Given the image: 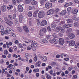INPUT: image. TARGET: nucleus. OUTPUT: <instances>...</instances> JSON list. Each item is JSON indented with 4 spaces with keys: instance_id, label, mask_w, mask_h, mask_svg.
Masks as SVG:
<instances>
[{
    "instance_id": "48",
    "label": "nucleus",
    "mask_w": 79,
    "mask_h": 79,
    "mask_svg": "<svg viewBox=\"0 0 79 79\" xmlns=\"http://www.w3.org/2000/svg\"><path fill=\"white\" fill-rule=\"evenodd\" d=\"M75 3H78L79 4V1L77 0H73Z\"/></svg>"
},
{
    "instance_id": "40",
    "label": "nucleus",
    "mask_w": 79,
    "mask_h": 79,
    "mask_svg": "<svg viewBox=\"0 0 79 79\" xmlns=\"http://www.w3.org/2000/svg\"><path fill=\"white\" fill-rule=\"evenodd\" d=\"M60 12V9L59 8H57L56 10V13H58Z\"/></svg>"
},
{
    "instance_id": "20",
    "label": "nucleus",
    "mask_w": 79,
    "mask_h": 79,
    "mask_svg": "<svg viewBox=\"0 0 79 79\" xmlns=\"http://www.w3.org/2000/svg\"><path fill=\"white\" fill-rule=\"evenodd\" d=\"M19 21L20 23H21L22 20H23V15H20L19 16Z\"/></svg>"
},
{
    "instance_id": "8",
    "label": "nucleus",
    "mask_w": 79,
    "mask_h": 79,
    "mask_svg": "<svg viewBox=\"0 0 79 79\" xmlns=\"http://www.w3.org/2000/svg\"><path fill=\"white\" fill-rule=\"evenodd\" d=\"M7 28L8 29H7V30H5V31L6 32L7 34H9V32H8V31L10 32H14V31L12 30V29L10 28Z\"/></svg>"
},
{
    "instance_id": "38",
    "label": "nucleus",
    "mask_w": 79,
    "mask_h": 79,
    "mask_svg": "<svg viewBox=\"0 0 79 79\" xmlns=\"http://www.w3.org/2000/svg\"><path fill=\"white\" fill-rule=\"evenodd\" d=\"M46 78L48 79H51L52 78V77L50 75H48V74L46 76Z\"/></svg>"
},
{
    "instance_id": "53",
    "label": "nucleus",
    "mask_w": 79,
    "mask_h": 79,
    "mask_svg": "<svg viewBox=\"0 0 79 79\" xmlns=\"http://www.w3.org/2000/svg\"><path fill=\"white\" fill-rule=\"evenodd\" d=\"M64 0H58V2L59 3H63L64 2Z\"/></svg>"
},
{
    "instance_id": "33",
    "label": "nucleus",
    "mask_w": 79,
    "mask_h": 79,
    "mask_svg": "<svg viewBox=\"0 0 79 79\" xmlns=\"http://www.w3.org/2000/svg\"><path fill=\"white\" fill-rule=\"evenodd\" d=\"M74 26L75 27H78V23L75 22L74 23Z\"/></svg>"
},
{
    "instance_id": "50",
    "label": "nucleus",
    "mask_w": 79,
    "mask_h": 79,
    "mask_svg": "<svg viewBox=\"0 0 79 79\" xmlns=\"http://www.w3.org/2000/svg\"><path fill=\"white\" fill-rule=\"evenodd\" d=\"M34 61L36 62L37 61V56H35L34 58Z\"/></svg>"
},
{
    "instance_id": "12",
    "label": "nucleus",
    "mask_w": 79,
    "mask_h": 79,
    "mask_svg": "<svg viewBox=\"0 0 79 79\" xmlns=\"http://www.w3.org/2000/svg\"><path fill=\"white\" fill-rule=\"evenodd\" d=\"M55 23H53L51 24V26L52 28H55V27H56L57 26L58 24V22H55Z\"/></svg>"
},
{
    "instance_id": "5",
    "label": "nucleus",
    "mask_w": 79,
    "mask_h": 79,
    "mask_svg": "<svg viewBox=\"0 0 79 79\" xmlns=\"http://www.w3.org/2000/svg\"><path fill=\"white\" fill-rule=\"evenodd\" d=\"M69 44L70 47H73L75 45V41L73 40H71L69 41Z\"/></svg>"
},
{
    "instance_id": "18",
    "label": "nucleus",
    "mask_w": 79,
    "mask_h": 79,
    "mask_svg": "<svg viewBox=\"0 0 79 79\" xmlns=\"http://www.w3.org/2000/svg\"><path fill=\"white\" fill-rule=\"evenodd\" d=\"M73 5V3L71 2L68 3H66L64 5V6L65 7H67L68 6H70V5Z\"/></svg>"
},
{
    "instance_id": "62",
    "label": "nucleus",
    "mask_w": 79,
    "mask_h": 79,
    "mask_svg": "<svg viewBox=\"0 0 79 79\" xmlns=\"http://www.w3.org/2000/svg\"><path fill=\"white\" fill-rule=\"evenodd\" d=\"M36 76L37 77H39L40 74L39 73H37L36 74Z\"/></svg>"
},
{
    "instance_id": "22",
    "label": "nucleus",
    "mask_w": 79,
    "mask_h": 79,
    "mask_svg": "<svg viewBox=\"0 0 79 79\" xmlns=\"http://www.w3.org/2000/svg\"><path fill=\"white\" fill-rule=\"evenodd\" d=\"M52 42L54 43V44H56L58 41H57V40L55 39V38H53L52 40Z\"/></svg>"
},
{
    "instance_id": "63",
    "label": "nucleus",
    "mask_w": 79,
    "mask_h": 79,
    "mask_svg": "<svg viewBox=\"0 0 79 79\" xmlns=\"http://www.w3.org/2000/svg\"><path fill=\"white\" fill-rule=\"evenodd\" d=\"M50 37V35H48L46 37V38H47V39H49Z\"/></svg>"
},
{
    "instance_id": "1",
    "label": "nucleus",
    "mask_w": 79,
    "mask_h": 79,
    "mask_svg": "<svg viewBox=\"0 0 79 79\" xmlns=\"http://www.w3.org/2000/svg\"><path fill=\"white\" fill-rule=\"evenodd\" d=\"M45 16V12L43 11H39L38 15V16L39 18H43Z\"/></svg>"
},
{
    "instance_id": "21",
    "label": "nucleus",
    "mask_w": 79,
    "mask_h": 79,
    "mask_svg": "<svg viewBox=\"0 0 79 79\" xmlns=\"http://www.w3.org/2000/svg\"><path fill=\"white\" fill-rule=\"evenodd\" d=\"M60 14L62 15H64L66 14V11L65 10H63L62 11Z\"/></svg>"
},
{
    "instance_id": "58",
    "label": "nucleus",
    "mask_w": 79,
    "mask_h": 79,
    "mask_svg": "<svg viewBox=\"0 0 79 79\" xmlns=\"http://www.w3.org/2000/svg\"><path fill=\"white\" fill-rule=\"evenodd\" d=\"M77 76L76 75H74L73 76V78L74 79H77Z\"/></svg>"
},
{
    "instance_id": "27",
    "label": "nucleus",
    "mask_w": 79,
    "mask_h": 79,
    "mask_svg": "<svg viewBox=\"0 0 79 79\" xmlns=\"http://www.w3.org/2000/svg\"><path fill=\"white\" fill-rule=\"evenodd\" d=\"M32 0H25V2L26 4H29L30 2H31Z\"/></svg>"
},
{
    "instance_id": "14",
    "label": "nucleus",
    "mask_w": 79,
    "mask_h": 79,
    "mask_svg": "<svg viewBox=\"0 0 79 79\" xmlns=\"http://www.w3.org/2000/svg\"><path fill=\"white\" fill-rule=\"evenodd\" d=\"M1 10L3 12H5L6 11V6L4 5L1 6Z\"/></svg>"
},
{
    "instance_id": "47",
    "label": "nucleus",
    "mask_w": 79,
    "mask_h": 79,
    "mask_svg": "<svg viewBox=\"0 0 79 79\" xmlns=\"http://www.w3.org/2000/svg\"><path fill=\"white\" fill-rule=\"evenodd\" d=\"M47 30H48V31H51V28H50V27L49 26L48 27H47Z\"/></svg>"
},
{
    "instance_id": "61",
    "label": "nucleus",
    "mask_w": 79,
    "mask_h": 79,
    "mask_svg": "<svg viewBox=\"0 0 79 79\" xmlns=\"http://www.w3.org/2000/svg\"><path fill=\"white\" fill-rule=\"evenodd\" d=\"M14 50L15 51H16L17 50V47L16 46H14Z\"/></svg>"
},
{
    "instance_id": "11",
    "label": "nucleus",
    "mask_w": 79,
    "mask_h": 79,
    "mask_svg": "<svg viewBox=\"0 0 79 79\" xmlns=\"http://www.w3.org/2000/svg\"><path fill=\"white\" fill-rule=\"evenodd\" d=\"M47 22L46 20H43V21L41 23V26H44L47 25Z\"/></svg>"
},
{
    "instance_id": "9",
    "label": "nucleus",
    "mask_w": 79,
    "mask_h": 79,
    "mask_svg": "<svg viewBox=\"0 0 79 79\" xmlns=\"http://www.w3.org/2000/svg\"><path fill=\"white\" fill-rule=\"evenodd\" d=\"M46 32H47L46 28H43L42 29L40 30V35L41 34H44V33H45Z\"/></svg>"
},
{
    "instance_id": "15",
    "label": "nucleus",
    "mask_w": 79,
    "mask_h": 79,
    "mask_svg": "<svg viewBox=\"0 0 79 79\" xmlns=\"http://www.w3.org/2000/svg\"><path fill=\"white\" fill-rule=\"evenodd\" d=\"M23 28L25 31L26 32H29V30L28 29V28H27V26H24L23 27Z\"/></svg>"
},
{
    "instance_id": "49",
    "label": "nucleus",
    "mask_w": 79,
    "mask_h": 79,
    "mask_svg": "<svg viewBox=\"0 0 79 79\" xmlns=\"http://www.w3.org/2000/svg\"><path fill=\"white\" fill-rule=\"evenodd\" d=\"M13 4H14L15 5L16 4V2L15 0H13L12 1Z\"/></svg>"
},
{
    "instance_id": "29",
    "label": "nucleus",
    "mask_w": 79,
    "mask_h": 79,
    "mask_svg": "<svg viewBox=\"0 0 79 79\" xmlns=\"http://www.w3.org/2000/svg\"><path fill=\"white\" fill-rule=\"evenodd\" d=\"M47 0H41L40 1V2L41 5H43L44 3V2L47 1Z\"/></svg>"
},
{
    "instance_id": "39",
    "label": "nucleus",
    "mask_w": 79,
    "mask_h": 79,
    "mask_svg": "<svg viewBox=\"0 0 79 79\" xmlns=\"http://www.w3.org/2000/svg\"><path fill=\"white\" fill-rule=\"evenodd\" d=\"M42 42H43V43H45V44H47V43L48 42V41H47V40L45 39L43 40Z\"/></svg>"
},
{
    "instance_id": "42",
    "label": "nucleus",
    "mask_w": 79,
    "mask_h": 79,
    "mask_svg": "<svg viewBox=\"0 0 79 79\" xmlns=\"http://www.w3.org/2000/svg\"><path fill=\"white\" fill-rule=\"evenodd\" d=\"M79 46V43L77 42L75 44V48H77Z\"/></svg>"
},
{
    "instance_id": "64",
    "label": "nucleus",
    "mask_w": 79,
    "mask_h": 79,
    "mask_svg": "<svg viewBox=\"0 0 79 79\" xmlns=\"http://www.w3.org/2000/svg\"><path fill=\"white\" fill-rule=\"evenodd\" d=\"M77 35H79V30H77Z\"/></svg>"
},
{
    "instance_id": "31",
    "label": "nucleus",
    "mask_w": 79,
    "mask_h": 79,
    "mask_svg": "<svg viewBox=\"0 0 79 79\" xmlns=\"http://www.w3.org/2000/svg\"><path fill=\"white\" fill-rule=\"evenodd\" d=\"M33 71L34 73H38L39 71V69H34Z\"/></svg>"
},
{
    "instance_id": "6",
    "label": "nucleus",
    "mask_w": 79,
    "mask_h": 79,
    "mask_svg": "<svg viewBox=\"0 0 79 79\" xmlns=\"http://www.w3.org/2000/svg\"><path fill=\"white\" fill-rule=\"evenodd\" d=\"M18 9L19 11L20 12H22L23 11V7L22 5H19L18 6Z\"/></svg>"
},
{
    "instance_id": "32",
    "label": "nucleus",
    "mask_w": 79,
    "mask_h": 79,
    "mask_svg": "<svg viewBox=\"0 0 79 79\" xmlns=\"http://www.w3.org/2000/svg\"><path fill=\"white\" fill-rule=\"evenodd\" d=\"M17 29L19 32H22V28L20 27H17Z\"/></svg>"
},
{
    "instance_id": "44",
    "label": "nucleus",
    "mask_w": 79,
    "mask_h": 79,
    "mask_svg": "<svg viewBox=\"0 0 79 79\" xmlns=\"http://www.w3.org/2000/svg\"><path fill=\"white\" fill-rule=\"evenodd\" d=\"M13 66L12 67V69L13 71H15V66L12 65Z\"/></svg>"
},
{
    "instance_id": "45",
    "label": "nucleus",
    "mask_w": 79,
    "mask_h": 79,
    "mask_svg": "<svg viewBox=\"0 0 79 79\" xmlns=\"http://www.w3.org/2000/svg\"><path fill=\"white\" fill-rule=\"evenodd\" d=\"M53 70H51L50 71H49V73L51 75V76H53Z\"/></svg>"
},
{
    "instance_id": "43",
    "label": "nucleus",
    "mask_w": 79,
    "mask_h": 79,
    "mask_svg": "<svg viewBox=\"0 0 79 79\" xmlns=\"http://www.w3.org/2000/svg\"><path fill=\"white\" fill-rule=\"evenodd\" d=\"M31 46H29L27 48V50H30L31 49Z\"/></svg>"
},
{
    "instance_id": "4",
    "label": "nucleus",
    "mask_w": 79,
    "mask_h": 79,
    "mask_svg": "<svg viewBox=\"0 0 79 79\" xmlns=\"http://www.w3.org/2000/svg\"><path fill=\"white\" fill-rule=\"evenodd\" d=\"M68 36L71 39H73L75 37V35L74 34L72 33L68 34Z\"/></svg>"
},
{
    "instance_id": "16",
    "label": "nucleus",
    "mask_w": 79,
    "mask_h": 79,
    "mask_svg": "<svg viewBox=\"0 0 79 79\" xmlns=\"http://www.w3.org/2000/svg\"><path fill=\"white\" fill-rule=\"evenodd\" d=\"M27 15L29 18H31L32 16V12L31 11L28 12Z\"/></svg>"
},
{
    "instance_id": "36",
    "label": "nucleus",
    "mask_w": 79,
    "mask_h": 79,
    "mask_svg": "<svg viewBox=\"0 0 79 79\" xmlns=\"http://www.w3.org/2000/svg\"><path fill=\"white\" fill-rule=\"evenodd\" d=\"M4 19L5 21H6V22H8L10 21V20L8 19V18L6 17H5Z\"/></svg>"
},
{
    "instance_id": "23",
    "label": "nucleus",
    "mask_w": 79,
    "mask_h": 79,
    "mask_svg": "<svg viewBox=\"0 0 79 79\" xmlns=\"http://www.w3.org/2000/svg\"><path fill=\"white\" fill-rule=\"evenodd\" d=\"M60 33H64V30L63 28L61 27L60 30Z\"/></svg>"
},
{
    "instance_id": "19",
    "label": "nucleus",
    "mask_w": 79,
    "mask_h": 79,
    "mask_svg": "<svg viewBox=\"0 0 79 79\" xmlns=\"http://www.w3.org/2000/svg\"><path fill=\"white\" fill-rule=\"evenodd\" d=\"M36 64L35 65V66L36 67H37V66H39V67H40V64H41V62L39 61L37 62L36 63Z\"/></svg>"
},
{
    "instance_id": "30",
    "label": "nucleus",
    "mask_w": 79,
    "mask_h": 79,
    "mask_svg": "<svg viewBox=\"0 0 79 79\" xmlns=\"http://www.w3.org/2000/svg\"><path fill=\"white\" fill-rule=\"evenodd\" d=\"M13 8V6L12 5H9V6L7 7V9L8 10H10V9H12Z\"/></svg>"
},
{
    "instance_id": "24",
    "label": "nucleus",
    "mask_w": 79,
    "mask_h": 79,
    "mask_svg": "<svg viewBox=\"0 0 79 79\" xmlns=\"http://www.w3.org/2000/svg\"><path fill=\"white\" fill-rule=\"evenodd\" d=\"M42 59L43 61H47V58L45 56H43L42 57Z\"/></svg>"
},
{
    "instance_id": "17",
    "label": "nucleus",
    "mask_w": 79,
    "mask_h": 79,
    "mask_svg": "<svg viewBox=\"0 0 79 79\" xmlns=\"http://www.w3.org/2000/svg\"><path fill=\"white\" fill-rule=\"evenodd\" d=\"M36 4H37V2L35 0H33L32 1L31 4L32 5H36Z\"/></svg>"
},
{
    "instance_id": "34",
    "label": "nucleus",
    "mask_w": 79,
    "mask_h": 79,
    "mask_svg": "<svg viewBox=\"0 0 79 79\" xmlns=\"http://www.w3.org/2000/svg\"><path fill=\"white\" fill-rule=\"evenodd\" d=\"M49 11H50L51 12V13L52 15V14H53V13H54V12H55L54 9H50Z\"/></svg>"
},
{
    "instance_id": "37",
    "label": "nucleus",
    "mask_w": 79,
    "mask_h": 79,
    "mask_svg": "<svg viewBox=\"0 0 79 79\" xmlns=\"http://www.w3.org/2000/svg\"><path fill=\"white\" fill-rule=\"evenodd\" d=\"M77 12H78V10H77V9H75L73 13L74 14H77Z\"/></svg>"
},
{
    "instance_id": "3",
    "label": "nucleus",
    "mask_w": 79,
    "mask_h": 79,
    "mask_svg": "<svg viewBox=\"0 0 79 79\" xmlns=\"http://www.w3.org/2000/svg\"><path fill=\"white\" fill-rule=\"evenodd\" d=\"M52 6V3L48 2L45 5V7L47 9H49L51 8V7Z\"/></svg>"
},
{
    "instance_id": "2",
    "label": "nucleus",
    "mask_w": 79,
    "mask_h": 79,
    "mask_svg": "<svg viewBox=\"0 0 79 79\" xmlns=\"http://www.w3.org/2000/svg\"><path fill=\"white\" fill-rule=\"evenodd\" d=\"M28 41L29 42H31V43H32L31 44V48H32V47H36V44H37V43H36V42H35V41L29 40H28Z\"/></svg>"
},
{
    "instance_id": "54",
    "label": "nucleus",
    "mask_w": 79,
    "mask_h": 79,
    "mask_svg": "<svg viewBox=\"0 0 79 79\" xmlns=\"http://www.w3.org/2000/svg\"><path fill=\"white\" fill-rule=\"evenodd\" d=\"M61 27H56V29H57V30H58L60 31V29H61Z\"/></svg>"
},
{
    "instance_id": "7",
    "label": "nucleus",
    "mask_w": 79,
    "mask_h": 79,
    "mask_svg": "<svg viewBox=\"0 0 79 79\" xmlns=\"http://www.w3.org/2000/svg\"><path fill=\"white\" fill-rule=\"evenodd\" d=\"M59 43L60 45H63V44L64 43V39H63L60 38L59 39Z\"/></svg>"
},
{
    "instance_id": "51",
    "label": "nucleus",
    "mask_w": 79,
    "mask_h": 79,
    "mask_svg": "<svg viewBox=\"0 0 79 79\" xmlns=\"http://www.w3.org/2000/svg\"><path fill=\"white\" fill-rule=\"evenodd\" d=\"M65 23V22H64V21H61L60 22V24L61 25H62L63 24H64Z\"/></svg>"
},
{
    "instance_id": "28",
    "label": "nucleus",
    "mask_w": 79,
    "mask_h": 79,
    "mask_svg": "<svg viewBox=\"0 0 79 79\" xmlns=\"http://www.w3.org/2000/svg\"><path fill=\"white\" fill-rule=\"evenodd\" d=\"M4 54L7 55L8 54V51H7V50H5L4 51Z\"/></svg>"
},
{
    "instance_id": "59",
    "label": "nucleus",
    "mask_w": 79,
    "mask_h": 79,
    "mask_svg": "<svg viewBox=\"0 0 79 79\" xmlns=\"http://www.w3.org/2000/svg\"><path fill=\"white\" fill-rule=\"evenodd\" d=\"M11 35H12L13 37H16V35H15L14 33H11Z\"/></svg>"
},
{
    "instance_id": "55",
    "label": "nucleus",
    "mask_w": 79,
    "mask_h": 79,
    "mask_svg": "<svg viewBox=\"0 0 79 79\" xmlns=\"http://www.w3.org/2000/svg\"><path fill=\"white\" fill-rule=\"evenodd\" d=\"M47 15H52L51 12L50 10L47 11Z\"/></svg>"
},
{
    "instance_id": "41",
    "label": "nucleus",
    "mask_w": 79,
    "mask_h": 79,
    "mask_svg": "<svg viewBox=\"0 0 79 79\" xmlns=\"http://www.w3.org/2000/svg\"><path fill=\"white\" fill-rule=\"evenodd\" d=\"M14 22L15 23H17L18 22V19H15L14 20Z\"/></svg>"
},
{
    "instance_id": "57",
    "label": "nucleus",
    "mask_w": 79,
    "mask_h": 79,
    "mask_svg": "<svg viewBox=\"0 0 79 79\" xmlns=\"http://www.w3.org/2000/svg\"><path fill=\"white\" fill-rule=\"evenodd\" d=\"M16 16V14H14L13 16V19H15Z\"/></svg>"
},
{
    "instance_id": "46",
    "label": "nucleus",
    "mask_w": 79,
    "mask_h": 79,
    "mask_svg": "<svg viewBox=\"0 0 79 79\" xmlns=\"http://www.w3.org/2000/svg\"><path fill=\"white\" fill-rule=\"evenodd\" d=\"M63 33H59V35L60 36V37H62V36H63Z\"/></svg>"
},
{
    "instance_id": "13",
    "label": "nucleus",
    "mask_w": 79,
    "mask_h": 79,
    "mask_svg": "<svg viewBox=\"0 0 79 79\" xmlns=\"http://www.w3.org/2000/svg\"><path fill=\"white\" fill-rule=\"evenodd\" d=\"M39 10H37L34 12L33 15V16L34 18H36V17H37V13L39 12Z\"/></svg>"
},
{
    "instance_id": "52",
    "label": "nucleus",
    "mask_w": 79,
    "mask_h": 79,
    "mask_svg": "<svg viewBox=\"0 0 79 79\" xmlns=\"http://www.w3.org/2000/svg\"><path fill=\"white\" fill-rule=\"evenodd\" d=\"M72 68L73 67H69L68 69V71H71L72 70Z\"/></svg>"
},
{
    "instance_id": "56",
    "label": "nucleus",
    "mask_w": 79,
    "mask_h": 79,
    "mask_svg": "<svg viewBox=\"0 0 79 79\" xmlns=\"http://www.w3.org/2000/svg\"><path fill=\"white\" fill-rule=\"evenodd\" d=\"M56 64V63L55 62H53L51 64V65L52 66H54Z\"/></svg>"
},
{
    "instance_id": "25",
    "label": "nucleus",
    "mask_w": 79,
    "mask_h": 79,
    "mask_svg": "<svg viewBox=\"0 0 79 79\" xmlns=\"http://www.w3.org/2000/svg\"><path fill=\"white\" fill-rule=\"evenodd\" d=\"M8 18L10 20H12L13 19V16L11 15H8Z\"/></svg>"
},
{
    "instance_id": "10",
    "label": "nucleus",
    "mask_w": 79,
    "mask_h": 79,
    "mask_svg": "<svg viewBox=\"0 0 79 79\" xmlns=\"http://www.w3.org/2000/svg\"><path fill=\"white\" fill-rule=\"evenodd\" d=\"M72 26L71 24H65L63 25V27L64 29H66V28H69V27H71Z\"/></svg>"
},
{
    "instance_id": "35",
    "label": "nucleus",
    "mask_w": 79,
    "mask_h": 79,
    "mask_svg": "<svg viewBox=\"0 0 79 79\" xmlns=\"http://www.w3.org/2000/svg\"><path fill=\"white\" fill-rule=\"evenodd\" d=\"M52 36L54 37V38H58V36H57V35L56 33H54L52 34Z\"/></svg>"
},
{
    "instance_id": "60",
    "label": "nucleus",
    "mask_w": 79,
    "mask_h": 79,
    "mask_svg": "<svg viewBox=\"0 0 79 79\" xmlns=\"http://www.w3.org/2000/svg\"><path fill=\"white\" fill-rule=\"evenodd\" d=\"M11 65H12V64H10L7 67V68H11Z\"/></svg>"
},
{
    "instance_id": "26",
    "label": "nucleus",
    "mask_w": 79,
    "mask_h": 79,
    "mask_svg": "<svg viewBox=\"0 0 79 79\" xmlns=\"http://www.w3.org/2000/svg\"><path fill=\"white\" fill-rule=\"evenodd\" d=\"M73 22V21L72 19H69L67 20V23H72Z\"/></svg>"
}]
</instances>
